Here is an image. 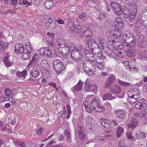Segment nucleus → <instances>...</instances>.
I'll return each instance as SVG.
<instances>
[{
	"instance_id": "1",
	"label": "nucleus",
	"mask_w": 147,
	"mask_h": 147,
	"mask_svg": "<svg viewBox=\"0 0 147 147\" xmlns=\"http://www.w3.org/2000/svg\"><path fill=\"white\" fill-rule=\"evenodd\" d=\"M123 38L125 42L124 45L127 47H133L136 43V38L134 35L129 31L124 32Z\"/></svg>"
},
{
	"instance_id": "2",
	"label": "nucleus",
	"mask_w": 147,
	"mask_h": 147,
	"mask_svg": "<svg viewBox=\"0 0 147 147\" xmlns=\"http://www.w3.org/2000/svg\"><path fill=\"white\" fill-rule=\"evenodd\" d=\"M53 64L55 71L57 74H61L65 69L64 63L61 60H54Z\"/></svg>"
},
{
	"instance_id": "3",
	"label": "nucleus",
	"mask_w": 147,
	"mask_h": 147,
	"mask_svg": "<svg viewBox=\"0 0 147 147\" xmlns=\"http://www.w3.org/2000/svg\"><path fill=\"white\" fill-rule=\"evenodd\" d=\"M92 81L86 80L85 82L84 90L88 92H92L95 93L97 91L98 87L95 84L92 83Z\"/></svg>"
},
{
	"instance_id": "4",
	"label": "nucleus",
	"mask_w": 147,
	"mask_h": 147,
	"mask_svg": "<svg viewBox=\"0 0 147 147\" xmlns=\"http://www.w3.org/2000/svg\"><path fill=\"white\" fill-rule=\"evenodd\" d=\"M74 48V45L72 43L68 44V45H66L65 47L62 49L59 48L58 51L61 54L63 55H67L69 51H71Z\"/></svg>"
},
{
	"instance_id": "5",
	"label": "nucleus",
	"mask_w": 147,
	"mask_h": 147,
	"mask_svg": "<svg viewBox=\"0 0 147 147\" xmlns=\"http://www.w3.org/2000/svg\"><path fill=\"white\" fill-rule=\"evenodd\" d=\"M71 51V57L76 61L80 60L82 58L81 52L79 50L76 49L74 45V48Z\"/></svg>"
},
{
	"instance_id": "6",
	"label": "nucleus",
	"mask_w": 147,
	"mask_h": 147,
	"mask_svg": "<svg viewBox=\"0 0 147 147\" xmlns=\"http://www.w3.org/2000/svg\"><path fill=\"white\" fill-rule=\"evenodd\" d=\"M138 45L142 48H145L147 45V39L143 35H140L138 40Z\"/></svg>"
},
{
	"instance_id": "7",
	"label": "nucleus",
	"mask_w": 147,
	"mask_h": 147,
	"mask_svg": "<svg viewBox=\"0 0 147 147\" xmlns=\"http://www.w3.org/2000/svg\"><path fill=\"white\" fill-rule=\"evenodd\" d=\"M111 6L115 13L119 15L123 12L120 5L117 3L112 2L111 3Z\"/></svg>"
},
{
	"instance_id": "8",
	"label": "nucleus",
	"mask_w": 147,
	"mask_h": 147,
	"mask_svg": "<svg viewBox=\"0 0 147 147\" xmlns=\"http://www.w3.org/2000/svg\"><path fill=\"white\" fill-rule=\"evenodd\" d=\"M51 50L48 48H42L40 49L39 52V54L43 56L49 57L51 56Z\"/></svg>"
},
{
	"instance_id": "9",
	"label": "nucleus",
	"mask_w": 147,
	"mask_h": 147,
	"mask_svg": "<svg viewBox=\"0 0 147 147\" xmlns=\"http://www.w3.org/2000/svg\"><path fill=\"white\" fill-rule=\"evenodd\" d=\"M86 44L90 49H95V50L97 49L98 51L100 50L98 44L94 40L92 39L88 40L86 42Z\"/></svg>"
},
{
	"instance_id": "10",
	"label": "nucleus",
	"mask_w": 147,
	"mask_h": 147,
	"mask_svg": "<svg viewBox=\"0 0 147 147\" xmlns=\"http://www.w3.org/2000/svg\"><path fill=\"white\" fill-rule=\"evenodd\" d=\"M94 51H90L87 49H85L84 50L86 57L92 62H94L95 61V58L92 53Z\"/></svg>"
},
{
	"instance_id": "11",
	"label": "nucleus",
	"mask_w": 147,
	"mask_h": 147,
	"mask_svg": "<svg viewBox=\"0 0 147 147\" xmlns=\"http://www.w3.org/2000/svg\"><path fill=\"white\" fill-rule=\"evenodd\" d=\"M68 25L69 28L73 32L76 33L79 32V29L78 28L77 26L74 24L73 21H69Z\"/></svg>"
},
{
	"instance_id": "12",
	"label": "nucleus",
	"mask_w": 147,
	"mask_h": 147,
	"mask_svg": "<svg viewBox=\"0 0 147 147\" xmlns=\"http://www.w3.org/2000/svg\"><path fill=\"white\" fill-rule=\"evenodd\" d=\"M15 51L17 53H22L24 51V46L20 43H17L15 46Z\"/></svg>"
},
{
	"instance_id": "13",
	"label": "nucleus",
	"mask_w": 147,
	"mask_h": 147,
	"mask_svg": "<svg viewBox=\"0 0 147 147\" xmlns=\"http://www.w3.org/2000/svg\"><path fill=\"white\" fill-rule=\"evenodd\" d=\"M127 126L129 127H131L134 129L135 128L138 124V120L132 117L129 120Z\"/></svg>"
},
{
	"instance_id": "14",
	"label": "nucleus",
	"mask_w": 147,
	"mask_h": 147,
	"mask_svg": "<svg viewBox=\"0 0 147 147\" xmlns=\"http://www.w3.org/2000/svg\"><path fill=\"white\" fill-rule=\"evenodd\" d=\"M92 62L89 60H84L83 61V64L84 70L92 68L93 67V65L92 63Z\"/></svg>"
},
{
	"instance_id": "15",
	"label": "nucleus",
	"mask_w": 147,
	"mask_h": 147,
	"mask_svg": "<svg viewBox=\"0 0 147 147\" xmlns=\"http://www.w3.org/2000/svg\"><path fill=\"white\" fill-rule=\"evenodd\" d=\"M99 104V102L97 98H94L90 102L89 105L91 109H93L94 108L98 106Z\"/></svg>"
},
{
	"instance_id": "16",
	"label": "nucleus",
	"mask_w": 147,
	"mask_h": 147,
	"mask_svg": "<svg viewBox=\"0 0 147 147\" xmlns=\"http://www.w3.org/2000/svg\"><path fill=\"white\" fill-rule=\"evenodd\" d=\"M115 77L113 76H110L105 83V87L108 88L115 80Z\"/></svg>"
},
{
	"instance_id": "17",
	"label": "nucleus",
	"mask_w": 147,
	"mask_h": 147,
	"mask_svg": "<svg viewBox=\"0 0 147 147\" xmlns=\"http://www.w3.org/2000/svg\"><path fill=\"white\" fill-rule=\"evenodd\" d=\"M103 60L100 58H98L96 60V65L100 69H103L104 67V65L103 63Z\"/></svg>"
},
{
	"instance_id": "18",
	"label": "nucleus",
	"mask_w": 147,
	"mask_h": 147,
	"mask_svg": "<svg viewBox=\"0 0 147 147\" xmlns=\"http://www.w3.org/2000/svg\"><path fill=\"white\" fill-rule=\"evenodd\" d=\"M135 107L138 109H145L147 108V105L145 102H139L136 104Z\"/></svg>"
},
{
	"instance_id": "19",
	"label": "nucleus",
	"mask_w": 147,
	"mask_h": 147,
	"mask_svg": "<svg viewBox=\"0 0 147 147\" xmlns=\"http://www.w3.org/2000/svg\"><path fill=\"white\" fill-rule=\"evenodd\" d=\"M103 100H111L115 98V97H112L111 94L110 93H106L104 94L102 97Z\"/></svg>"
},
{
	"instance_id": "20",
	"label": "nucleus",
	"mask_w": 147,
	"mask_h": 147,
	"mask_svg": "<svg viewBox=\"0 0 147 147\" xmlns=\"http://www.w3.org/2000/svg\"><path fill=\"white\" fill-rule=\"evenodd\" d=\"M30 73L33 77L35 78H36L40 74L38 69L35 68L31 69Z\"/></svg>"
},
{
	"instance_id": "21",
	"label": "nucleus",
	"mask_w": 147,
	"mask_h": 147,
	"mask_svg": "<svg viewBox=\"0 0 147 147\" xmlns=\"http://www.w3.org/2000/svg\"><path fill=\"white\" fill-rule=\"evenodd\" d=\"M82 83L80 81L78 82V84L75 86L73 88L71 89L73 92L74 93L76 91H78L82 89Z\"/></svg>"
},
{
	"instance_id": "22",
	"label": "nucleus",
	"mask_w": 147,
	"mask_h": 147,
	"mask_svg": "<svg viewBox=\"0 0 147 147\" xmlns=\"http://www.w3.org/2000/svg\"><path fill=\"white\" fill-rule=\"evenodd\" d=\"M129 47V48L127 49V51L126 52L127 55L129 57L134 56L135 55L136 53L134 48L133 47L131 48V47Z\"/></svg>"
},
{
	"instance_id": "23",
	"label": "nucleus",
	"mask_w": 147,
	"mask_h": 147,
	"mask_svg": "<svg viewBox=\"0 0 147 147\" xmlns=\"http://www.w3.org/2000/svg\"><path fill=\"white\" fill-rule=\"evenodd\" d=\"M100 122L101 125L104 127L107 128L110 127V122L107 120L101 118L100 119Z\"/></svg>"
},
{
	"instance_id": "24",
	"label": "nucleus",
	"mask_w": 147,
	"mask_h": 147,
	"mask_svg": "<svg viewBox=\"0 0 147 147\" xmlns=\"http://www.w3.org/2000/svg\"><path fill=\"white\" fill-rule=\"evenodd\" d=\"M40 65L45 70H47L49 67V65L47 61L43 59L40 62Z\"/></svg>"
},
{
	"instance_id": "25",
	"label": "nucleus",
	"mask_w": 147,
	"mask_h": 147,
	"mask_svg": "<svg viewBox=\"0 0 147 147\" xmlns=\"http://www.w3.org/2000/svg\"><path fill=\"white\" fill-rule=\"evenodd\" d=\"M46 26L50 29H54L57 26V22L55 21H53L51 22H47L46 24Z\"/></svg>"
},
{
	"instance_id": "26",
	"label": "nucleus",
	"mask_w": 147,
	"mask_h": 147,
	"mask_svg": "<svg viewBox=\"0 0 147 147\" xmlns=\"http://www.w3.org/2000/svg\"><path fill=\"white\" fill-rule=\"evenodd\" d=\"M126 113L121 110H118L116 112V115L117 117L122 118H124L125 116Z\"/></svg>"
},
{
	"instance_id": "27",
	"label": "nucleus",
	"mask_w": 147,
	"mask_h": 147,
	"mask_svg": "<svg viewBox=\"0 0 147 147\" xmlns=\"http://www.w3.org/2000/svg\"><path fill=\"white\" fill-rule=\"evenodd\" d=\"M54 2L53 1H47L45 3V8L48 9H51L53 6Z\"/></svg>"
},
{
	"instance_id": "28",
	"label": "nucleus",
	"mask_w": 147,
	"mask_h": 147,
	"mask_svg": "<svg viewBox=\"0 0 147 147\" xmlns=\"http://www.w3.org/2000/svg\"><path fill=\"white\" fill-rule=\"evenodd\" d=\"M121 88L118 85L115 86L114 88H111V92L117 94L120 92L121 91Z\"/></svg>"
},
{
	"instance_id": "29",
	"label": "nucleus",
	"mask_w": 147,
	"mask_h": 147,
	"mask_svg": "<svg viewBox=\"0 0 147 147\" xmlns=\"http://www.w3.org/2000/svg\"><path fill=\"white\" fill-rule=\"evenodd\" d=\"M124 131V129L122 127L119 126L117 128L116 134L118 138L119 137Z\"/></svg>"
},
{
	"instance_id": "30",
	"label": "nucleus",
	"mask_w": 147,
	"mask_h": 147,
	"mask_svg": "<svg viewBox=\"0 0 147 147\" xmlns=\"http://www.w3.org/2000/svg\"><path fill=\"white\" fill-rule=\"evenodd\" d=\"M113 51L114 54L116 56L121 57L122 56L121 51L118 49L117 48H114L113 49Z\"/></svg>"
},
{
	"instance_id": "31",
	"label": "nucleus",
	"mask_w": 147,
	"mask_h": 147,
	"mask_svg": "<svg viewBox=\"0 0 147 147\" xmlns=\"http://www.w3.org/2000/svg\"><path fill=\"white\" fill-rule=\"evenodd\" d=\"M27 74V72L25 70L21 72H19L17 73L16 76L19 77H22L24 78H25Z\"/></svg>"
},
{
	"instance_id": "32",
	"label": "nucleus",
	"mask_w": 147,
	"mask_h": 147,
	"mask_svg": "<svg viewBox=\"0 0 147 147\" xmlns=\"http://www.w3.org/2000/svg\"><path fill=\"white\" fill-rule=\"evenodd\" d=\"M115 30H111L107 32L106 34L108 37L114 39Z\"/></svg>"
},
{
	"instance_id": "33",
	"label": "nucleus",
	"mask_w": 147,
	"mask_h": 147,
	"mask_svg": "<svg viewBox=\"0 0 147 147\" xmlns=\"http://www.w3.org/2000/svg\"><path fill=\"white\" fill-rule=\"evenodd\" d=\"M80 128L81 130L79 131V137L82 140H84L86 138V135L82 131V127L81 126H80Z\"/></svg>"
},
{
	"instance_id": "34",
	"label": "nucleus",
	"mask_w": 147,
	"mask_h": 147,
	"mask_svg": "<svg viewBox=\"0 0 147 147\" xmlns=\"http://www.w3.org/2000/svg\"><path fill=\"white\" fill-rule=\"evenodd\" d=\"M84 35L87 38H90L92 36V33L89 30L87 29L84 32Z\"/></svg>"
},
{
	"instance_id": "35",
	"label": "nucleus",
	"mask_w": 147,
	"mask_h": 147,
	"mask_svg": "<svg viewBox=\"0 0 147 147\" xmlns=\"http://www.w3.org/2000/svg\"><path fill=\"white\" fill-rule=\"evenodd\" d=\"M93 110L94 111L97 112H101L104 111L105 110V109L103 107H101L100 105V104L98 105V106H97L93 109Z\"/></svg>"
},
{
	"instance_id": "36",
	"label": "nucleus",
	"mask_w": 147,
	"mask_h": 147,
	"mask_svg": "<svg viewBox=\"0 0 147 147\" xmlns=\"http://www.w3.org/2000/svg\"><path fill=\"white\" fill-rule=\"evenodd\" d=\"M118 82L120 85H122L124 86L127 87L131 85V83H130L125 82L120 80H118Z\"/></svg>"
},
{
	"instance_id": "37",
	"label": "nucleus",
	"mask_w": 147,
	"mask_h": 147,
	"mask_svg": "<svg viewBox=\"0 0 147 147\" xmlns=\"http://www.w3.org/2000/svg\"><path fill=\"white\" fill-rule=\"evenodd\" d=\"M38 57L39 56L36 53H35L32 57V61L29 63V66H30V65H31L32 63H33L34 61L37 62Z\"/></svg>"
},
{
	"instance_id": "38",
	"label": "nucleus",
	"mask_w": 147,
	"mask_h": 147,
	"mask_svg": "<svg viewBox=\"0 0 147 147\" xmlns=\"http://www.w3.org/2000/svg\"><path fill=\"white\" fill-rule=\"evenodd\" d=\"M123 23H121L117 25H114L116 30L121 31L124 27Z\"/></svg>"
},
{
	"instance_id": "39",
	"label": "nucleus",
	"mask_w": 147,
	"mask_h": 147,
	"mask_svg": "<svg viewBox=\"0 0 147 147\" xmlns=\"http://www.w3.org/2000/svg\"><path fill=\"white\" fill-rule=\"evenodd\" d=\"M128 100L129 103L132 104H134L136 101L139 100H138V99H136V98H135L134 97H132V96H129Z\"/></svg>"
},
{
	"instance_id": "40",
	"label": "nucleus",
	"mask_w": 147,
	"mask_h": 147,
	"mask_svg": "<svg viewBox=\"0 0 147 147\" xmlns=\"http://www.w3.org/2000/svg\"><path fill=\"white\" fill-rule=\"evenodd\" d=\"M85 73L89 76H92L93 75V71H92L91 69L89 68V69L84 70Z\"/></svg>"
},
{
	"instance_id": "41",
	"label": "nucleus",
	"mask_w": 147,
	"mask_h": 147,
	"mask_svg": "<svg viewBox=\"0 0 147 147\" xmlns=\"http://www.w3.org/2000/svg\"><path fill=\"white\" fill-rule=\"evenodd\" d=\"M121 35V31L117 30L115 32L114 38H120Z\"/></svg>"
},
{
	"instance_id": "42",
	"label": "nucleus",
	"mask_w": 147,
	"mask_h": 147,
	"mask_svg": "<svg viewBox=\"0 0 147 147\" xmlns=\"http://www.w3.org/2000/svg\"><path fill=\"white\" fill-rule=\"evenodd\" d=\"M16 144L17 145L21 147H27L26 144L24 142H19L16 141Z\"/></svg>"
},
{
	"instance_id": "43",
	"label": "nucleus",
	"mask_w": 147,
	"mask_h": 147,
	"mask_svg": "<svg viewBox=\"0 0 147 147\" xmlns=\"http://www.w3.org/2000/svg\"><path fill=\"white\" fill-rule=\"evenodd\" d=\"M58 45L59 46V48L63 49L65 47L66 45H68V44H66L65 42H60L58 43Z\"/></svg>"
},
{
	"instance_id": "44",
	"label": "nucleus",
	"mask_w": 147,
	"mask_h": 147,
	"mask_svg": "<svg viewBox=\"0 0 147 147\" xmlns=\"http://www.w3.org/2000/svg\"><path fill=\"white\" fill-rule=\"evenodd\" d=\"M122 22V21L121 18L120 17H118L116 19L114 25H117L121 23H123Z\"/></svg>"
},
{
	"instance_id": "45",
	"label": "nucleus",
	"mask_w": 147,
	"mask_h": 147,
	"mask_svg": "<svg viewBox=\"0 0 147 147\" xmlns=\"http://www.w3.org/2000/svg\"><path fill=\"white\" fill-rule=\"evenodd\" d=\"M95 52L96 55L97 57H100L102 56V53L100 49V50L99 51H98L97 49H96L95 50Z\"/></svg>"
},
{
	"instance_id": "46",
	"label": "nucleus",
	"mask_w": 147,
	"mask_h": 147,
	"mask_svg": "<svg viewBox=\"0 0 147 147\" xmlns=\"http://www.w3.org/2000/svg\"><path fill=\"white\" fill-rule=\"evenodd\" d=\"M128 68L129 70L131 72H136L137 71L136 68L134 66H131L130 65Z\"/></svg>"
},
{
	"instance_id": "47",
	"label": "nucleus",
	"mask_w": 147,
	"mask_h": 147,
	"mask_svg": "<svg viewBox=\"0 0 147 147\" xmlns=\"http://www.w3.org/2000/svg\"><path fill=\"white\" fill-rule=\"evenodd\" d=\"M127 135L128 138L129 139L133 140L134 138L132 136L131 132L128 131L127 133Z\"/></svg>"
},
{
	"instance_id": "48",
	"label": "nucleus",
	"mask_w": 147,
	"mask_h": 147,
	"mask_svg": "<svg viewBox=\"0 0 147 147\" xmlns=\"http://www.w3.org/2000/svg\"><path fill=\"white\" fill-rule=\"evenodd\" d=\"M131 96H132V97H133L136 99H138V100H139V99L141 97V95L140 93H138L136 94L133 95Z\"/></svg>"
},
{
	"instance_id": "49",
	"label": "nucleus",
	"mask_w": 147,
	"mask_h": 147,
	"mask_svg": "<svg viewBox=\"0 0 147 147\" xmlns=\"http://www.w3.org/2000/svg\"><path fill=\"white\" fill-rule=\"evenodd\" d=\"M140 138H137V139H140L142 138H145L146 137V134L144 133L141 132L139 134Z\"/></svg>"
},
{
	"instance_id": "50",
	"label": "nucleus",
	"mask_w": 147,
	"mask_h": 147,
	"mask_svg": "<svg viewBox=\"0 0 147 147\" xmlns=\"http://www.w3.org/2000/svg\"><path fill=\"white\" fill-rule=\"evenodd\" d=\"M30 53H24L22 55V58L23 59H28L29 58V55Z\"/></svg>"
},
{
	"instance_id": "51",
	"label": "nucleus",
	"mask_w": 147,
	"mask_h": 147,
	"mask_svg": "<svg viewBox=\"0 0 147 147\" xmlns=\"http://www.w3.org/2000/svg\"><path fill=\"white\" fill-rule=\"evenodd\" d=\"M5 93L6 95L9 96V95L11 94V91L8 88H6L5 90Z\"/></svg>"
},
{
	"instance_id": "52",
	"label": "nucleus",
	"mask_w": 147,
	"mask_h": 147,
	"mask_svg": "<svg viewBox=\"0 0 147 147\" xmlns=\"http://www.w3.org/2000/svg\"><path fill=\"white\" fill-rule=\"evenodd\" d=\"M49 85H51L52 86L55 88L57 90H59V89H61V87H56V84L55 83H53L52 82H49Z\"/></svg>"
},
{
	"instance_id": "53",
	"label": "nucleus",
	"mask_w": 147,
	"mask_h": 147,
	"mask_svg": "<svg viewBox=\"0 0 147 147\" xmlns=\"http://www.w3.org/2000/svg\"><path fill=\"white\" fill-rule=\"evenodd\" d=\"M28 0H20L19 2V4L21 5L22 3L23 5H26L27 4L28 2Z\"/></svg>"
},
{
	"instance_id": "54",
	"label": "nucleus",
	"mask_w": 147,
	"mask_h": 147,
	"mask_svg": "<svg viewBox=\"0 0 147 147\" xmlns=\"http://www.w3.org/2000/svg\"><path fill=\"white\" fill-rule=\"evenodd\" d=\"M143 57L147 59V49L144 50L142 53Z\"/></svg>"
},
{
	"instance_id": "55",
	"label": "nucleus",
	"mask_w": 147,
	"mask_h": 147,
	"mask_svg": "<svg viewBox=\"0 0 147 147\" xmlns=\"http://www.w3.org/2000/svg\"><path fill=\"white\" fill-rule=\"evenodd\" d=\"M135 16L134 14H133L132 15H131L129 16V21L131 22L133 21L134 20L135 18Z\"/></svg>"
},
{
	"instance_id": "56",
	"label": "nucleus",
	"mask_w": 147,
	"mask_h": 147,
	"mask_svg": "<svg viewBox=\"0 0 147 147\" xmlns=\"http://www.w3.org/2000/svg\"><path fill=\"white\" fill-rule=\"evenodd\" d=\"M7 59H5V58L4 59V63H5L6 66L9 67L11 65V64L7 61H6Z\"/></svg>"
},
{
	"instance_id": "57",
	"label": "nucleus",
	"mask_w": 147,
	"mask_h": 147,
	"mask_svg": "<svg viewBox=\"0 0 147 147\" xmlns=\"http://www.w3.org/2000/svg\"><path fill=\"white\" fill-rule=\"evenodd\" d=\"M86 15V13H83L79 16V17L80 19H83Z\"/></svg>"
},
{
	"instance_id": "58",
	"label": "nucleus",
	"mask_w": 147,
	"mask_h": 147,
	"mask_svg": "<svg viewBox=\"0 0 147 147\" xmlns=\"http://www.w3.org/2000/svg\"><path fill=\"white\" fill-rule=\"evenodd\" d=\"M67 110V114H70L71 111V107L69 105H67L66 106Z\"/></svg>"
},
{
	"instance_id": "59",
	"label": "nucleus",
	"mask_w": 147,
	"mask_h": 147,
	"mask_svg": "<svg viewBox=\"0 0 147 147\" xmlns=\"http://www.w3.org/2000/svg\"><path fill=\"white\" fill-rule=\"evenodd\" d=\"M42 127L40 128L37 131V134L39 136H40L42 134Z\"/></svg>"
},
{
	"instance_id": "60",
	"label": "nucleus",
	"mask_w": 147,
	"mask_h": 147,
	"mask_svg": "<svg viewBox=\"0 0 147 147\" xmlns=\"http://www.w3.org/2000/svg\"><path fill=\"white\" fill-rule=\"evenodd\" d=\"M86 110L88 113H90L92 112L91 109H92L90 108L88 106H87L86 107H85Z\"/></svg>"
},
{
	"instance_id": "61",
	"label": "nucleus",
	"mask_w": 147,
	"mask_h": 147,
	"mask_svg": "<svg viewBox=\"0 0 147 147\" xmlns=\"http://www.w3.org/2000/svg\"><path fill=\"white\" fill-rule=\"evenodd\" d=\"M124 47V45H122V44H121V45H117V47L116 48H117V49L119 50H120L121 51V49H122Z\"/></svg>"
},
{
	"instance_id": "62",
	"label": "nucleus",
	"mask_w": 147,
	"mask_h": 147,
	"mask_svg": "<svg viewBox=\"0 0 147 147\" xmlns=\"http://www.w3.org/2000/svg\"><path fill=\"white\" fill-rule=\"evenodd\" d=\"M58 23L60 24H63L64 23V22L63 20H62L59 19L57 20Z\"/></svg>"
},
{
	"instance_id": "63",
	"label": "nucleus",
	"mask_w": 147,
	"mask_h": 147,
	"mask_svg": "<svg viewBox=\"0 0 147 147\" xmlns=\"http://www.w3.org/2000/svg\"><path fill=\"white\" fill-rule=\"evenodd\" d=\"M47 34L49 37H53L55 36L54 34L52 33H50L49 32H48L47 33Z\"/></svg>"
},
{
	"instance_id": "64",
	"label": "nucleus",
	"mask_w": 147,
	"mask_h": 147,
	"mask_svg": "<svg viewBox=\"0 0 147 147\" xmlns=\"http://www.w3.org/2000/svg\"><path fill=\"white\" fill-rule=\"evenodd\" d=\"M54 143L53 141H51L45 147H51V145Z\"/></svg>"
}]
</instances>
